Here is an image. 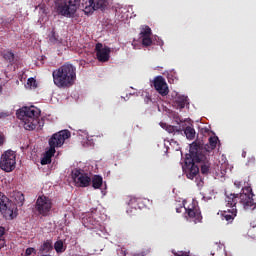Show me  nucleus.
I'll return each instance as SVG.
<instances>
[{
    "label": "nucleus",
    "mask_w": 256,
    "mask_h": 256,
    "mask_svg": "<svg viewBox=\"0 0 256 256\" xmlns=\"http://www.w3.org/2000/svg\"><path fill=\"white\" fill-rule=\"evenodd\" d=\"M140 35H153V32L151 31V28L149 26H145L142 28Z\"/></svg>",
    "instance_id": "obj_32"
},
{
    "label": "nucleus",
    "mask_w": 256,
    "mask_h": 256,
    "mask_svg": "<svg viewBox=\"0 0 256 256\" xmlns=\"http://www.w3.org/2000/svg\"><path fill=\"white\" fill-rule=\"evenodd\" d=\"M16 205L22 207L23 203H25V195L21 192L16 193L15 195Z\"/></svg>",
    "instance_id": "obj_28"
},
{
    "label": "nucleus",
    "mask_w": 256,
    "mask_h": 256,
    "mask_svg": "<svg viewBox=\"0 0 256 256\" xmlns=\"http://www.w3.org/2000/svg\"><path fill=\"white\" fill-rule=\"evenodd\" d=\"M3 57L5 61H8L11 65L15 63V54L13 52H4Z\"/></svg>",
    "instance_id": "obj_27"
},
{
    "label": "nucleus",
    "mask_w": 256,
    "mask_h": 256,
    "mask_svg": "<svg viewBox=\"0 0 256 256\" xmlns=\"http://www.w3.org/2000/svg\"><path fill=\"white\" fill-rule=\"evenodd\" d=\"M219 141V137L212 136L209 138V145H206L205 147H202L203 149H207L209 153L213 151L217 147V142Z\"/></svg>",
    "instance_id": "obj_22"
},
{
    "label": "nucleus",
    "mask_w": 256,
    "mask_h": 256,
    "mask_svg": "<svg viewBox=\"0 0 256 256\" xmlns=\"http://www.w3.org/2000/svg\"><path fill=\"white\" fill-rule=\"evenodd\" d=\"M235 187L237 189H241L242 187V193L239 194V201L240 204L243 206L245 211H253L256 209V203L253 199V189L251 188V185L245 181L236 180L234 182Z\"/></svg>",
    "instance_id": "obj_3"
},
{
    "label": "nucleus",
    "mask_w": 256,
    "mask_h": 256,
    "mask_svg": "<svg viewBox=\"0 0 256 256\" xmlns=\"http://www.w3.org/2000/svg\"><path fill=\"white\" fill-rule=\"evenodd\" d=\"M140 39L142 40V45L144 47H151V45H153V39H151V35H140Z\"/></svg>",
    "instance_id": "obj_26"
},
{
    "label": "nucleus",
    "mask_w": 256,
    "mask_h": 256,
    "mask_svg": "<svg viewBox=\"0 0 256 256\" xmlns=\"http://www.w3.org/2000/svg\"><path fill=\"white\" fill-rule=\"evenodd\" d=\"M153 86L162 97L169 95V86H167V81H165L163 76H156L153 80Z\"/></svg>",
    "instance_id": "obj_11"
},
{
    "label": "nucleus",
    "mask_w": 256,
    "mask_h": 256,
    "mask_svg": "<svg viewBox=\"0 0 256 256\" xmlns=\"http://www.w3.org/2000/svg\"><path fill=\"white\" fill-rule=\"evenodd\" d=\"M239 199V194H226L225 197V203L226 207H228L227 210H224L221 215L222 219H225V221H228V223H233V220L235 217H237V201Z\"/></svg>",
    "instance_id": "obj_4"
},
{
    "label": "nucleus",
    "mask_w": 256,
    "mask_h": 256,
    "mask_svg": "<svg viewBox=\"0 0 256 256\" xmlns=\"http://www.w3.org/2000/svg\"><path fill=\"white\" fill-rule=\"evenodd\" d=\"M181 209H182V207L176 208V213H181Z\"/></svg>",
    "instance_id": "obj_43"
},
{
    "label": "nucleus",
    "mask_w": 256,
    "mask_h": 256,
    "mask_svg": "<svg viewBox=\"0 0 256 256\" xmlns=\"http://www.w3.org/2000/svg\"><path fill=\"white\" fill-rule=\"evenodd\" d=\"M16 115L20 121L24 123V129L26 131H34L39 125V109L35 106H24L16 112Z\"/></svg>",
    "instance_id": "obj_1"
},
{
    "label": "nucleus",
    "mask_w": 256,
    "mask_h": 256,
    "mask_svg": "<svg viewBox=\"0 0 256 256\" xmlns=\"http://www.w3.org/2000/svg\"><path fill=\"white\" fill-rule=\"evenodd\" d=\"M54 13L65 17V0H55Z\"/></svg>",
    "instance_id": "obj_18"
},
{
    "label": "nucleus",
    "mask_w": 256,
    "mask_h": 256,
    "mask_svg": "<svg viewBox=\"0 0 256 256\" xmlns=\"http://www.w3.org/2000/svg\"><path fill=\"white\" fill-rule=\"evenodd\" d=\"M77 79V68L73 64L66 63L65 65V87L75 85Z\"/></svg>",
    "instance_id": "obj_10"
},
{
    "label": "nucleus",
    "mask_w": 256,
    "mask_h": 256,
    "mask_svg": "<svg viewBox=\"0 0 256 256\" xmlns=\"http://www.w3.org/2000/svg\"><path fill=\"white\" fill-rule=\"evenodd\" d=\"M53 155H55L53 149H49L48 151H46L40 161L41 165H49L51 163V158L53 157Z\"/></svg>",
    "instance_id": "obj_21"
},
{
    "label": "nucleus",
    "mask_w": 256,
    "mask_h": 256,
    "mask_svg": "<svg viewBox=\"0 0 256 256\" xmlns=\"http://www.w3.org/2000/svg\"><path fill=\"white\" fill-rule=\"evenodd\" d=\"M27 85L30 87V89H37V80H35V78H29L27 80Z\"/></svg>",
    "instance_id": "obj_30"
},
{
    "label": "nucleus",
    "mask_w": 256,
    "mask_h": 256,
    "mask_svg": "<svg viewBox=\"0 0 256 256\" xmlns=\"http://www.w3.org/2000/svg\"><path fill=\"white\" fill-rule=\"evenodd\" d=\"M133 203H137V198H135V197L130 198L128 205H133Z\"/></svg>",
    "instance_id": "obj_37"
},
{
    "label": "nucleus",
    "mask_w": 256,
    "mask_h": 256,
    "mask_svg": "<svg viewBox=\"0 0 256 256\" xmlns=\"http://www.w3.org/2000/svg\"><path fill=\"white\" fill-rule=\"evenodd\" d=\"M50 41L53 43L54 41H57V38H55V32H52V36L50 37Z\"/></svg>",
    "instance_id": "obj_40"
},
{
    "label": "nucleus",
    "mask_w": 256,
    "mask_h": 256,
    "mask_svg": "<svg viewBox=\"0 0 256 256\" xmlns=\"http://www.w3.org/2000/svg\"><path fill=\"white\" fill-rule=\"evenodd\" d=\"M5 141V137L3 136V134L0 132V145H3Z\"/></svg>",
    "instance_id": "obj_39"
},
{
    "label": "nucleus",
    "mask_w": 256,
    "mask_h": 256,
    "mask_svg": "<svg viewBox=\"0 0 256 256\" xmlns=\"http://www.w3.org/2000/svg\"><path fill=\"white\" fill-rule=\"evenodd\" d=\"M3 235H5V228L0 226V239H3Z\"/></svg>",
    "instance_id": "obj_35"
},
{
    "label": "nucleus",
    "mask_w": 256,
    "mask_h": 256,
    "mask_svg": "<svg viewBox=\"0 0 256 256\" xmlns=\"http://www.w3.org/2000/svg\"><path fill=\"white\" fill-rule=\"evenodd\" d=\"M91 183L94 189H101L103 185V177H101L100 175H95L92 178Z\"/></svg>",
    "instance_id": "obj_23"
},
{
    "label": "nucleus",
    "mask_w": 256,
    "mask_h": 256,
    "mask_svg": "<svg viewBox=\"0 0 256 256\" xmlns=\"http://www.w3.org/2000/svg\"><path fill=\"white\" fill-rule=\"evenodd\" d=\"M51 207H53V202L46 196H39L36 201L35 209L38 211L40 215H47L49 211H51Z\"/></svg>",
    "instance_id": "obj_8"
},
{
    "label": "nucleus",
    "mask_w": 256,
    "mask_h": 256,
    "mask_svg": "<svg viewBox=\"0 0 256 256\" xmlns=\"http://www.w3.org/2000/svg\"><path fill=\"white\" fill-rule=\"evenodd\" d=\"M134 256H145V252L135 253Z\"/></svg>",
    "instance_id": "obj_41"
},
{
    "label": "nucleus",
    "mask_w": 256,
    "mask_h": 256,
    "mask_svg": "<svg viewBox=\"0 0 256 256\" xmlns=\"http://www.w3.org/2000/svg\"><path fill=\"white\" fill-rule=\"evenodd\" d=\"M160 127L165 129L168 133H173L174 135H183V130L177 126L168 125L167 123L161 122Z\"/></svg>",
    "instance_id": "obj_17"
},
{
    "label": "nucleus",
    "mask_w": 256,
    "mask_h": 256,
    "mask_svg": "<svg viewBox=\"0 0 256 256\" xmlns=\"http://www.w3.org/2000/svg\"><path fill=\"white\" fill-rule=\"evenodd\" d=\"M71 137V132L69 130H65V139H69Z\"/></svg>",
    "instance_id": "obj_38"
},
{
    "label": "nucleus",
    "mask_w": 256,
    "mask_h": 256,
    "mask_svg": "<svg viewBox=\"0 0 256 256\" xmlns=\"http://www.w3.org/2000/svg\"><path fill=\"white\" fill-rule=\"evenodd\" d=\"M5 247V238H0V249H3Z\"/></svg>",
    "instance_id": "obj_36"
},
{
    "label": "nucleus",
    "mask_w": 256,
    "mask_h": 256,
    "mask_svg": "<svg viewBox=\"0 0 256 256\" xmlns=\"http://www.w3.org/2000/svg\"><path fill=\"white\" fill-rule=\"evenodd\" d=\"M95 51H96V57L98 61H100L101 63H107V61H109L111 48L107 46L103 47V44L97 43L95 46Z\"/></svg>",
    "instance_id": "obj_13"
},
{
    "label": "nucleus",
    "mask_w": 256,
    "mask_h": 256,
    "mask_svg": "<svg viewBox=\"0 0 256 256\" xmlns=\"http://www.w3.org/2000/svg\"><path fill=\"white\" fill-rule=\"evenodd\" d=\"M37 255V250H35V248H27L25 251V255L31 256V255Z\"/></svg>",
    "instance_id": "obj_34"
},
{
    "label": "nucleus",
    "mask_w": 256,
    "mask_h": 256,
    "mask_svg": "<svg viewBox=\"0 0 256 256\" xmlns=\"http://www.w3.org/2000/svg\"><path fill=\"white\" fill-rule=\"evenodd\" d=\"M72 179L76 187H89V185H91V177H89V174L84 173L80 169L72 171Z\"/></svg>",
    "instance_id": "obj_7"
},
{
    "label": "nucleus",
    "mask_w": 256,
    "mask_h": 256,
    "mask_svg": "<svg viewBox=\"0 0 256 256\" xmlns=\"http://www.w3.org/2000/svg\"><path fill=\"white\" fill-rule=\"evenodd\" d=\"M63 143H65V130H61L52 135L49 139V149H52L55 153V149L62 147Z\"/></svg>",
    "instance_id": "obj_12"
},
{
    "label": "nucleus",
    "mask_w": 256,
    "mask_h": 256,
    "mask_svg": "<svg viewBox=\"0 0 256 256\" xmlns=\"http://www.w3.org/2000/svg\"><path fill=\"white\" fill-rule=\"evenodd\" d=\"M40 7V9H43V6H39Z\"/></svg>",
    "instance_id": "obj_45"
},
{
    "label": "nucleus",
    "mask_w": 256,
    "mask_h": 256,
    "mask_svg": "<svg viewBox=\"0 0 256 256\" xmlns=\"http://www.w3.org/2000/svg\"><path fill=\"white\" fill-rule=\"evenodd\" d=\"M184 134L186 136V139H189L190 141H193V139H195V128H193L191 126H187L184 129Z\"/></svg>",
    "instance_id": "obj_25"
},
{
    "label": "nucleus",
    "mask_w": 256,
    "mask_h": 256,
    "mask_svg": "<svg viewBox=\"0 0 256 256\" xmlns=\"http://www.w3.org/2000/svg\"><path fill=\"white\" fill-rule=\"evenodd\" d=\"M94 7L103 11L107 7V0H94Z\"/></svg>",
    "instance_id": "obj_29"
},
{
    "label": "nucleus",
    "mask_w": 256,
    "mask_h": 256,
    "mask_svg": "<svg viewBox=\"0 0 256 256\" xmlns=\"http://www.w3.org/2000/svg\"><path fill=\"white\" fill-rule=\"evenodd\" d=\"M15 209V204L9 202V198L0 192V213H2L3 217L8 221L15 219Z\"/></svg>",
    "instance_id": "obj_6"
},
{
    "label": "nucleus",
    "mask_w": 256,
    "mask_h": 256,
    "mask_svg": "<svg viewBox=\"0 0 256 256\" xmlns=\"http://www.w3.org/2000/svg\"><path fill=\"white\" fill-rule=\"evenodd\" d=\"M17 165V156L12 150L4 152L0 159V168L6 173H11Z\"/></svg>",
    "instance_id": "obj_5"
},
{
    "label": "nucleus",
    "mask_w": 256,
    "mask_h": 256,
    "mask_svg": "<svg viewBox=\"0 0 256 256\" xmlns=\"http://www.w3.org/2000/svg\"><path fill=\"white\" fill-rule=\"evenodd\" d=\"M49 251H53V242L51 240H47L40 247V253H49Z\"/></svg>",
    "instance_id": "obj_24"
},
{
    "label": "nucleus",
    "mask_w": 256,
    "mask_h": 256,
    "mask_svg": "<svg viewBox=\"0 0 256 256\" xmlns=\"http://www.w3.org/2000/svg\"><path fill=\"white\" fill-rule=\"evenodd\" d=\"M82 221H83V224L85 225V227H89V225H93V218L92 217H84L83 219H82Z\"/></svg>",
    "instance_id": "obj_33"
},
{
    "label": "nucleus",
    "mask_w": 256,
    "mask_h": 256,
    "mask_svg": "<svg viewBox=\"0 0 256 256\" xmlns=\"http://www.w3.org/2000/svg\"><path fill=\"white\" fill-rule=\"evenodd\" d=\"M52 75L54 85H56V87H65V66H61L60 68L54 70Z\"/></svg>",
    "instance_id": "obj_16"
},
{
    "label": "nucleus",
    "mask_w": 256,
    "mask_h": 256,
    "mask_svg": "<svg viewBox=\"0 0 256 256\" xmlns=\"http://www.w3.org/2000/svg\"><path fill=\"white\" fill-rule=\"evenodd\" d=\"M209 150L203 149V146L192 143L190 145V158L195 161V163H202L200 166V171L202 175H209V171L211 170V163L209 162Z\"/></svg>",
    "instance_id": "obj_2"
},
{
    "label": "nucleus",
    "mask_w": 256,
    "mask_h": 256,
    "mask_svg": "<svg viewBox=\"0 0 256 256\" xmlns=\"http://www.w3.org/2000/svg\"><path fill=\"white\" fill-rule=\"evenodd\" d=\"M4 117H7V114H5V113H0V119H3Z\"/></svg>",
    "instance_id": "obj_42"
},
{
    "label": "nucleus",
    "mask_w": 256,
    "mask_h": 256,
    "mask_svg": "<svg viewBox=\"0 0 256 256\" xmlns=\"http://www.w3.org/2000/svg\"><path fill=\"white\" fill-rule=\"evenodd\" d=\"M195 160L193 158H186L184 166L182 169L186 174L187 179H195L197 175H199V166L195 164Z\"/></svg>",
    "instance_id": "obj_9"
},
{
    "label": "nucleus",
    "mask_w": 256,
    "mask_h": 256,
    "mask_svg": "<svg viewBox=\"0 0 256 256\" xmlns=\"http://www.w3.org/2000/svg\"><path fill=\"white\" fill-rule=\"evenodd\" d=\"M85 3H83L84 7V13L85 15H91L94 11H97V8H95L94 0H84Z\"/></svg>",
    "instance_id": "obj_19"
},
{
    "label": "nucleus",
    "mask_w": 256,
    "mask_h": 256,
    "mask_svg": "<svg viewBox=\"0 0 256 256\" xmlns=\"http://www.w3.org/2000/svg\"><path fill=\"white\" fill-rule=\"evenodd\" d=\"M3 92V86L0 85V93Z\"/></svg>",
    "instance_id": "obj_44"
},
{
    "label": "nucleus",
    "mask_w": 256,
    "mask_h": 256,
    "mask_svg": "<svg viewBox=\"0 0 256 256\" xmlns=\"http://www.w3.org/2000/svg\"><path fill=\"white\" fill-rule=\"evenodd\" d=\"M80 3L81 0H66L65 17L73 19V17H75V14L77 13V9H79Z\"/></svg>",
    "instance_id": "obj_14"
},
{
    "label": "nucleus",
    "mask_w": 256,
    "mask_h": 256,
    "mask_svg": "<svg viewBox=\"0 0 256 256\" xmlns=\"http://www.w3.org/2000/svg\"><path fill=\"white\" fill-rule=\"evenodd\" d=\"M54 249L56 251V253H61V251H63V241H57L55 244H54Z\"/></svg>",
    "instance_id": "obj_31"
},
{
    "label": "nucleus",
    "mask_w": 256,
    "mask_h": 256,
    "mask_svg": "<svg viewBox=\"0 0 256 256\" xmlns=\"http://www.w3.org/2000/svg\"><path fill=\"white\" fill-rule=\"evenodd\" d=\"M189 103V98L184 95H178L175 99V105L177 109H185V105Z\"/></svg>",
    "instance_id": "obj_20"
},
{
    "label": "nucleus",
    "mask_w": 256,
    "mask_h": 256,
    "mask_svg": "<svg viewBox=\"0 0 256 256\" xmlns=\"http://www.w3.org/2000/svg\"><path fill=\"white\" fill-rule=\"evenodd\" d=\"M186 213L194 223H201L203 220V216H201V210L199 209V206H196L195 204H190L188 208H186Z\"/></svg>",
    "instance_id": "obj_15"
}]
</instances>
